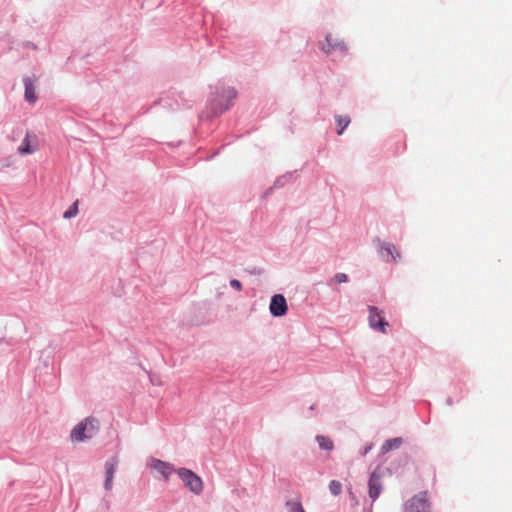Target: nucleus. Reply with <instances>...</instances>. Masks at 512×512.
Returning a JSON list of instances; mask_svg holds the SVG:
<instances>
[{
    "label": "nucleus",
    "mask_w": 512,
    "mask_h": 512,
    "mask_svg": "<svg viewBox=\"0 0 512 512\" xmlns=\"http://www.w3.org/2000/svg\"><path fill=\"white\" fill-rule=\"evenodd\" d=\"M382 256L386 261H396L399 257V253L396 251V247L391 243H386L382 246Z\"/></svg>",
    "instance_id": "nucleus-12"
},
{
    "label": "nucleus",
    "mask_w": 512,
    "mask_h": 512,
    "mask_svg": "<svg viewBox=\"0 0 512 512\" xmlns=\"http://www.w3.org/2000/svg\"><path fill=\"white\" fill-rule=\"evenodd\" d=\"M320 49L324 52V53H332L336 50H339V51H346L347 50V46L346 44L344 43L343 40H340L336 37H333L332 34H328L325 38V41L324 42H320Z\"/></svg>",
    "instance_id": "nucleus-5"
},
{
    "label": "nucleus",
    "mask_w": 512,
    "mask_h": 512,
    "mask_svg": "<svg viewBox=\"0 0 512 512\" xmlns=\"http://www.w3.org/2000/svg\"><path fill=\"white\" fill-rule=\"evenodd\" d=\"M369 311V325L372 329H376L383 334L387 333L389 323L384 319L383 311L375 306H368Z\"/></svg>",
    "instance_id": "nucleus-4"
},
{
    "label": "nucleus",
    "mask_w": 512,
    "mask_h": 512,
    "mask_svg": "<svg viewBox=\"0 0 512 512\" xmlns=\"http://www.w3.org/2000/svg\"><path fill=\"white\" fill-rule=\"evenodd\" d=\"M230 285H231L234 289H236L237 291H241V289H242V284H241V282H240L239 280H237V279H232V280L230 281Z\"/></svg>",
    "instance_id": "nucleus-21"
},
{
    "label": "nucleus",
    "mask_w": 512,
    "mask_h": 512,
    "mask_svg": "<svg viewBox=\"0 0 512 512\" xmlns=\"http://www.w3.org/2000/svg\"><path fill=\"white\" fill-rule=\"evenodd\" d=\"M316 441L318 442L321 449L330 451L334 448L333 441L326 436L318 435L316 437Z\"/></svg>",
    "instance_id": "nucleus-15"
},
{
    "label": "nucleus",
    "mask_w": 512,
    "mask_h": 512,
    "mask_svg": "<svg viewBox=\"0 0 512 512\" xmlns=\"http://www.w3.org/2000/svg\"><path fill=\"white\" fill-rule=\"evenodd\" d=\"M369 486V497L372 501H375L381 493L382 490V482H381V473L380 469H375L369 478L368 482Z\"/></svg>",
    "instance_id": "nucleus-7"
},
{
    "label": "nucleus",
    "mask_w": 512,
    "mask_h": 512,
    "mask_svg": "<svg viewBox=\"0 0 512 512\" xmlns=\"http://www.w3.org/2000/svg\"><path fill=\"white\" fill-rule=\"evenodd\" d=\"M24 86H25V99L30 103H34L37 99V96L35 93L34 81L31 78L27 77L24 79Z\"/></svg>",
    "instance_id": "nucleus-11"
},
{
    "label": "nucleus",
    "mask_w": 512,
    "mask_h": 512,
    "mask_svg": "<svg viewBox=\"0 0 512 512\" xmlns=\"http://www.w3.org/2000/svg\"><path fill=\"white\" fill-rule=\"evenodd\" d=\"M336 122H337V125L339 127V129L337 130V133L338 135H341L344 131V129L349 125L350 123V118L349 116H343V115H339V116H336Z\"/></svg>",
    "instance_id": "nucleus-16"
},
{
    "label": "nucleus",
    "mask_w": 512,
    "mask_h": 512,
    "mask_svg": "<svg viewBox=\"0 0 512 512\" xmlns=\"http://www.w3.org/2000/svg\"><path fill=\"white\" fill-rule=\"evenodd\" d=\"M179 478L183 481L186 488H188L194 494H200L203 491V481L193 471L180 468L176 470Z\"/></svg>",
    "instance_id": "nucleus-3"
},
{
    "label": "nucleus",
    "mask_w": 512,
    "mask_h": 512,
    "mask_svg": "<svg viewBox=\"0 0 512 512\" xmlns=\"http://www.w3.org/2000/svg\"><path fill=\"white\" fill-rule=\"evenodd\" d=\"M270 313L275 317L284 316L287 313V302L283 295L276 294L271 298Z\"/></svg>",
    "instance_id": "nucleus-6"
},
{
    "label": "nucleus",
    "mask_w": 512,
    "mask_h": 512,
    "mask_svg": "<svg viewBox=\"0 0 512 512\" xmlns=\"http://www.w3.org/2000/svg\"><path fill=\"white\" fill-rule=\"evenodd\" d=\"M289 512H305L300 499H293L286 503Z\"/></svg>",
    "instance_id": "nucleus-17"
},
{
    "label": "nucleus",
    "mask_w": 512,
    "mask_h": 512,
    "mask_svg": "<svg viewBox=\"0 0 512 512\" xmlns=\"http://www.w3.org/2000/svg\"><path fill=\"white\" fill-rule=\"evenodd\" d=\"M118 464V460L113 457L108 460L105 464L106 469V479H105V488L106 490H111L113 485V477Z\"/></svg>",
    "instance_id": "nucleus-9"
},
{
    "label": "nucleus",
    "mask_w": 512,
    "mask_h": 512,
    "mask_svg": "<svg viewBox=\"0 0 512 512\" xmlns=\"http://www.w3.org/2000/svg\"><path fill=\"white\" fill-rule=\"evenodd\" d=\"M222 97L226 99L225 104L222 103V100L220 98L213 100V108L217 113H222L229 108L228 102L236 98V91L233 88L224 89Z\"/></svg>",
    "instance_id": "nucleus-8"
},
{
    "label": "nucleus",
    "mask_w": 512,
    "mask_h": 512,
    "mask_svg": "<svg viewBox=\"0 0 512 512\" xmlns=\"http://www.w3.org/2000/svg\"><path fill=\"white\" fill-rule=\"evenodd\" d=\"M404 512H431L428 492H420L408 499L404 504Z\"/></svg>",
    "instance_id": "nucleus-2"
},
{
    "label": "nucleus",
    "mask_w": 512,
    "mask_h": 512,
    "mask_svg": "<svg viewBox=\"0 0 512 512\" xmlns=\"http://www.w3.org/2000/svg\"><path fill=\"white\" fill-rule=\"evenodd\" d=\"M37 150V147H31L30 145V135L29 133L26 134L25 138L23 139L22 144L18 148V152L22 155L33 153Z\"/></svg>",
    "instance_id": "nucleus-14"
},
{
    "label": "nucleus",
    "mask_w": 512,
    "mask_h": 512,
    "mask_svg": "<svg viewBox=\"0 0 512 512\" xmlns=\"http://www.w3.org/2000/svg\"><path fill=\"white\" fill-rule=\"evenodd\" d=\"M402 443H403V440L400 437L388 439L383 443V445L381 447V452H382V454H386L392 449L399 448L402 445Z\"/></svg>",
    "instance_id": "nucleus-13"
},
{
    "label": "nucleus",
    "mask_w": 512,
    "mask_h": 512,
    "mask_svg": "<svg viewBox=\"0 0 512 512\" xmlns=\"http://www.w3.org/2000/svg\"><path fill=\"white\" fill-rule=\"evenodd\" d=\"M329 489L334 496H337L341 493L342 484L339 481L332 480L329 484Z\"/></svg>",
    "instance_id": "nucleus-19"
},
{
    "label": "nucleus",
    "mask_w": 512,
    "mask_h": 512,
    "mask_svg": "<svg viewBox=\"0 0 512 512\" xmlns=\"http://www.w3.org/2000/svg\"><path fill=\"white\" fill-rule=\"evenodd\" d=\"M370 449H371V446L366 447V448L363 450L362 455H366V454L369 452V450H370Z\"/></svg>",
    "instance_id": "nucleus-22"
},
{
    "label": "nucleus",
    "mask_w": 512,
    "mask_h": 512,
    "mask_svg": "<svg viewBox=\"0 0 512 512\" xmlns=\"http://www.w3.org/2000/svg\"><path fill=\"white\" fill-rule=\"evenodd\" d=\"M78 214V200H76L73 205L64 212L63 217L66 219L72 218Z\"/></svg>",
    "instance_id": "nucleus-18"
},
{
    "label": "nucleus",
    "mask_w": 512,
    "mask_h": 512,
    "mask_svg": "<svg viewBox=\"0 0 512 512\" xmlns=\"http://www.w3.org/2000/svg\"><path fill=\"white\" fill-rule=\"evenodd\" d=\"M151 467L160 473L165 479H168L174 471V468L170 463L158 459L152 460Z\"/></svg>",
    "instance_id": "nucleus-10"
},
{
    "label": "nucleus",
    "mask_w": 512,
    "mask_h": 512,
    "mask_svg": "<svg viewBox=\"0 0 512 512\" xmlns=\"http://www.w3.org/2000/svg\"><path fill=\"white\" fill-rule=\"evenodd\" d=\"M98 430V420L93 417H87L73 428L70 437L73 442H82L94 437Z\"/></svg>",
    "instance_id": "nucleus-1"
},
{
    "label": "nucleus",
    "mask_w": 512,
    "mask_h": 512,
    "mask_svg": "<svg viewBox=\"0 0 512 512\" xmlns=\"http://www.w3.org/2000/svg\"><path fill=\"white\" fill-rule=\"evenodd\" d=\"M348 281V276L345 273H337L333 278L332 282L336 284L345 283Z\"/></svg>",
    "instance_id": "nucleus-20"
}]
</instances>
